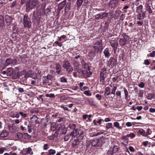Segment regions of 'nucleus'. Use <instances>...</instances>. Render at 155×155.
I'll use <instances>...</instances> for the list:
<instances>
[{
	"label": "nucleus",
	"instance_id": "5701e85b",
	"mask_svg": "<svg viewBox=\"0 0 155 155\" xmlns=\"http://www.w3.org/2000/svg\"><path fill=\"white\" fill-rule=\"evenodd\" d=\"M13 73V70L12 68H8L6 74L7 76H11Z\"/></svg>",
	"mask_w": 155,
	"mask_h": 155
},
{
	"label": "nucleus",
	"instance_id": "a19ab883",
	"mask_svg": "<svg viewBox=\"0 0 155 155\" xmlns=\"http://www.w3.org/2000/svg\"><path fill=\"white\" fill-rule=\"evenodd\" d=\"M27 127L28 129V132L29 133H31L32 130V126L30 124H28Z\"/></svg>",
	"mask_w": 155,
	"mask_h": 155
},
{
	"label": "nucleus",
	"instance_id": "5fc2aeb1",
	"mask_svg": "<svg viewBox=\"0 0 155 155\" xmlns=\"http://www.w3.org/2000/svg\"><path fill=\"white\" fill-rule=\"evenodd\" d=\"M70 136H71L70 135V134L69 135H66L64 138V140L65 141H68L70 138Z\"/></svg>",
	"mask_w": 155,
	"mask_h": 155
},
{
	"label": "nucleus",
	"instance_id": "bf43d9fd",
	"mask_svg": "<svg viewBox=\"0 0 155 155\" xmlns=\"http://www.w3.org/2000/svg\"><path fill=\"white\" fill-rule=\"evenodd\" d=\"M128 149L131 152H134L135 151V149L131 146H129Z\"/></svg>",
	"mask_w": 155,
	"mask_h": 155
},
{
	"label": "nucleus",
	"instance_id": "9b49d317",
	"mask_svg": "<svg viewBox=\"0 0 155 155\" xmlns=\"http://www.w3.org/2000/svg\"><path fill=\"white\" fill-rule=\"evenodd\" d=\"M118 4V0H110L109 3V6L111 8L114 7Z\"/></svg>",
	"mask_w": 155,
	"mask_h": 155
},
{
	"label": "nucleus",
	"instance_id": "338daca9",
	"mask_svg": "<svg viewBox=\"0 0 155 155\" xmlns=\"http://www.w3.org/2000/svg\"><path fill=\"white\" fill-rule=\"evenodd\" d=\"M138 86L141 88H143L144 86V83L141 82L139 84Z\"/></svg>",
	"mask_w": 155,
	"mask_h": 155
},
{
	"label": "nucleus",
	"instance_id": "09e8293b",
	"mask_svg": "<svg viewBox=\"0 0 155 155\" xmlns=\"http://www.w3.org/2000/svg\"><path fill=\"white\" fill-rule=\"evenodd\" d=\"M126 137H130L131 138H134L135 137V135L134 133H131L129 134H127L126 135Z\"/></svg>",
	"mask_w": 155,
	"mask_h": 155
},
{
	"label": "nucleus",
	"instance_id": "f8f14e48",
	"mask_svg": "<svg viewBox=\"0 0 155 155\" xmlns=\"http://www.w3.org/2000/svg\"><path fill=\"white\" fill-rule=\"evenodd\" d=\"M119 150V147L116 145H114L113 150H109L107 152L108 154L111 153V155H113L114 153H117Z\"/></svg>",
	"mask_w": 155,
	"mask_h": 155
},
{
	"label": "nucleus",
	"instance_id": "a878e982",
	"mask_svg": "<svg viewBox=\"0 0 155 155\" xmlns=\"http://www.w3.org/2000/svg\"><path fill=\"white\" fill-rule=\"evenodd\" d=\"M120 88L123 89L125 96V99H127L128 98V93L127 90L126 89L125 87H123V86L120 87Z\"/></svg>",
	"mask_w": 155,
	"mask_h": 155
},
{
	"label": "nucleus",
	"instance_id": "49530a36",
	"mask_svg": "<svg viewBox=\"0 0 155 155\" xmlns=\"http://www.w3.org/2000/svg\"><path fill=\"white\" fill-rule=\"evenodd\" d=\"M84 94L88 96H90L92 95L91 94L89 90L85 91L84 92Z\"/></svg>",
	"mask_w": 155,
	"mask_h": 155
},
{
	"label": "nucleus",
	"instance_id": "bb28decb",
	"mask_svg": "<svg viewBox=\"0 0 155 155\" xmlns=\"http://www.w3.org/2000/svg\"><path fill=\"white\" fill-rule=\"evenodd\" d=\"M104 53L105 58H108L110 56V54L109 52L108 48H106L104 51Z\"/></svg>",
	"mask_w": 155,
	"mask_h": 155
},
{
	"label": "nucleus",
	"instance_id": "473e14b6",
	"mask_svg": "<svg viewBox=\"0 0 155 155\" xmlns=\"http://www.w3.org/2000/svg\"><path fill=\"white\" fill-rule=\"evenodd\" d=\"M80 142V141H79L78 139L74 140L72 143V146L73 147H75L76 146L79 145Z\"/></svg>",
	"mask_w": 155,
	"mask_h": 155
},
{
	"label": "nucleus",
	"instance_id": "f03ea898",
	"mask_svg": "<svg viewBox=\"0 0 155 155\" xmlns=\"http://www.w3.org/2000/svg\"><path fill=\"white\" fill-rule=\"evenodd\" d=\"M83 133L84 132L81 131V130L78 128H76L74 130H73L71 132L70 135L72 136V138L75 137L78 138L80 137L82 139L83 137L81 135L83 134Z\"/></svg>",
	"mask_w": 155,
	"mask_h": 155
},
{
	"label": "nucleus",
	"instance_id": "4be33fe9",
	"mask_svg": "<svg viewBox=\"0 0 155 155\" xmlns=\"http://www.w3.org/2000/svg\"><path fill=\"white\" fill-rule=\"evenodd\" d=\"M126 41L127 38H125L120 39L119 40L120 44L121 46L125 45L126 43Z\"/></svg>",
	"mask_w": 155,
	"mask_h": 155
},
{
	"label": "nucleus",
	"instance_id": "6e6552de",
	"mask_svg": "<svg viewBox=\"0 0 155 155\" xmlns=\"http://www.w3.org/2000/svg\"><path fill=\"white\" fill-rule=\"evenodd\" d=\"M57 128H58V130L61 132V134H65L66 133L67 131V129L64 126H61L60 124L58 125Z\"/></svg>",
	"mask_w": 155,
	"mask_h": 155
},
{
	"label": "nucleus",
	"instance_id": "052dcab7",
	"mask_svg": "<svg viewBox=\"0 0 155 155\" xmlns=\"http://www.w3.org/2000/svg\"><path fill=\"white\" fill-rule=\"evenodd\" d=\"M60 107L62 108L64 110H65L66 111H69V110L68 109L67 107H65L64 106V105H61Z\"/></svg>",
	"mask_w": 155,
	"mask_h": 155
},
{
	"label": "nucleus",
	"instance_id": "58836bf2",
	"mask_svg": "<svg viewBox=\"0 0 155 155\" xmlns=\"http://www.w3.org/2000/svg\"><path fill=\"white\" fill-rule=\"evenodd\" d=\"M51 12V9L49 8H47L44 11V14L46 16H47Z\"/></svg>",
	"mask_w": 155,
	"mask_h": 155
},
{
	"label": "nucleus",
	"instance_id": "13d9d810",
	"mask_svg": "<svg viewBox=\"0 0 155 155\" xmlns=\"http://www.w3.org/2000/svg\"><path fill=\"white\" fill-rule=\"evenodd\" d=\"M16 4V1H14L10 5V7L11 8H12L15 6Z\"/></svg>",
	"mask_w": 155,
	"mask_h": 155
},
{
	"label": "nucleus",
	"instance_id": "6e6d98bb",
	"mask_svg": "<svg viewBox=\"0 0 155 155\" xmlns=\"http://www.w3.org/2000/svg\"><path fill=\"white\" fill-rule=\"evenodd\" d=\"M151 132L150 131V129L148 128L147 129V131L146 132V137L148 135H150L151 134Z\"/></svg>",
	"mask_w": 155,
	"mask_h": 155
},
{
	"label": "nucleus",
	"instance_id": "4d7b16f0",
	"mask_svg": "<svg viewBox=\"0 0 155 155\" xmlns=\"http://www.w3.org/2000/svg\"><path fill=\"white\" fill-rule=\"evenodd\" d=\"M59 115V114L58 113H56L54 114H53L52 116V117L54 118H57L58 117V116Z\"/></svg>",
	"mask_w": 155,
	"mask_h": 155
},
{
	"label": "nucleus",
	"instance_id": "a18cd8bd",
	"mask_svg": "<svg viewBox=\"0 0 155 155\" xmlns=\"http://www.w3.org/2000/svg\"><path fill=\"white\" fill-rule=\"evenodd\" d=\"M45 96L47 97H49L50 98H53L55 97V96L54 94H46Z\"/></svg>",
	"mask_w": 155,
	"mask_h": 155
},
{
	"label": "nucleus",
	"instance_id": "412c9836",
	"mask_svg": "<svg viewBox=\"0 0 155 155\" xmlns=\"http://www.w3.org/2000/svg\"><path fill=\"white\" fill-rule=\"evenodd\" d=\"M66 2L65 0L62 1L58 5V9L59 10H62L65 6Z\"/></svg>",
	"mask_w": 155,
	"mask_h": 155
},
{
	"label": "nucleus",
	"instance_id": "f3484780",
	"mask_svg": "<svg viewBox=\"0 0 155 155\" xmlns=\"http://www.w3.org/2000/svg\"><path fill=\"white\" fill-rule=\"evenodd\" d=\"M61 66L58 63H57L55 64V69L56 70V72L58 74H59L61 71Z\"/></svg>",
	"mask_w": 155,
	"mask_h": 155
},
{
	"label": "nucleus",
	"instance_id": "cd10ccee",
	"mask_svg": "<svg viewBox=\"0 0 155 155\" xmlns=\"http://www.w3.org/2000/svg\"><path fill=\"white\" fill-rule=\"evenodd\" d=\"M137 133L138 134H141L144 137H146V132L143 129H141L139 130Z\"/></svg>",
	"mask_w": 155,
	"mask_h": 155
},
{
	"label": "nucleus",
	"instance_id": "c85d7f7f",
	"mask_svg": "<svg viewBox=\"0 0 155 155\" xmlns=\"http://www.w3.org/2000/svg\"><path fill=\"white\" fill-rule=\"evenodd\" d=\"M76 127V125L75 124L73 123H69L68 127L71 130H74Z\"/></svg>",
	"mask_w": 155,
	"mask_h": 155
},
{
	"label": "nucleus",
	"instance_id": "72a5a7b5",
	"mask_svg": "<svg viewBox=\"0 0 155 155\" xmlns=\"http://www.w3.org/2000/svg\"><path fill=\"white\" fill-rule=\"evenodd\" d=\"M143 8V6L140 5L137 7L136 10V12L137 13H141L142 12V9Z\"/></svg>",
	"mask_w": 155,
	"mask_h": 155
},
{
	"label": "nucleus",
	"instance_id": "f257e3e1",
	"mask_svg": "<svg viewBox=\"0 0 155 155\" xmlns=\"http://www.w3.org/2000/svg\"><path fill=\"white\" fill-rule=\"evenodd\" d=\"M107 70L105 68H103L101 70L100 74V81L102 84L104 85L105 83V79L107 77Z\"/></svg>",
	"mask_w": 155,
	"mask_h": 155
},
{
	"label": "nucleus",
	"instance_id": "4c0bfd02",
	"mask_svg": "<svg viewBox=\"0 0 155 155\" xmlns=\"http://www.w3.org/2000/svg\"><path fill=\"white\" fill-rule=\"evenodd\" d=\"M30 112L31 114H34L35 115V114L38 113L39 111L36 108H34L30 110Z\"/></svg>",
	"mask_w": 155,
	"mask_h": 155
},
{
	"label": "nucleus",
	"instance_id": "e433bc0d",
	"mask_svg": "<svg viewBox=\"0 0 155 155\" xmlns=\"http://www.w3.org/2000/svg\"><path fill=\"white\" fill-rule=\"evenodd\" d=\"M90 105L91 106H94L95 105L94 101L91 98H89L87 100Z\"/></svg>",
	"mask_w": 155,
	"mask_h": 155
},
{
	"label": "nucleus",
	"instance_id": "aec40b11",
	"mask_svg": "<svg viewBox=\"0 0 155 155\" xmlns=\"http://www.w3.org/2000/svg\"><path fill=\"white\" fill-rule=\"evenodd\" d=\"M81 72L84 78H86L89 77L88 75V71L86 70H81Z\"/></svg>",
	"mask_w": 155,
	"mask_h": 155
},
{
	"label": "nucleus",
	"instance_id": "7ed1b4c3",
	"mask_svg": "<svg viewBox=\"0 0 155 155\" xmlns=\"http://www.w3.org/2000/svg\"><path fill=\"white\" fill-rule=\"evenodd\" d=\"M23 25L25 28H30L31 25V23L30 19L28 17L27 15L25 14L24 16Z\"/></svg>",
	"mask_w": 155,
	"mask_h": 155
},
{
	"label": "nucleus",
	"instance_id": "e2e57ef3",
	"mask_svg": "<svg viewBox=\"0 0 155 155\" xmlns=\"http://www.w3.org/2000/svg\"><path fill=\"white\" fill-rule=\"evenodd\" d=\"M48 144L46 143L43 146V149L44 150H47L48 148Z\"/></svg>",
	"mask_w": 155,
	"mask_h": 155
},
{
	"label": "nucleus",
	"instance_id": "c03bdc74",
	"mask_svg": "<svg viewBox=\"0 0 155 155\" xmlns=\"http://www.w3.org/2000/svg\"><path fill=\"white\" fill-rule=\"evenodd\" d=\"M117 89V87L116 86H114L112 88L111 93L110 94H115V91H116Z\"/></svg>",
	"mask_w": 155,
	"mask_h": 155
},
{
	"label": "nucleus",
	"instance_id": "c9c22d12",
	"mask_svg": "<svg viewBox=\"0 0 155 155\" xmlns=\"http://www.w3.org/2000/svg\"><path fill=\"white\" fill-rule=\"evenodd\" d=\"M33 118H34L35 119V124H38L39 123V121L38 120L39 118L35 115H34L33 117H31L30 119L31 120Z\"/></svg>",
	"mask_w": 155,
	"mask_h": 155
},
{
	"label": "nucleus",
	"instance_id": "1a4fd4ad",
	"mask_svg": "<svg viewBox=\"0 0 155 155\" xmlns=\"http://www.w3.org/2000/svg\"><path fill=\"white\" fill-rule=\"evenodd\" d=\"M108 15V13L107 12H101L97 14L95 16L96 19H102L104 18L107 17Z\"/></svg>",
	"mask_w": 155,
	"mask_h": 155
},
{
	"label": "nucleus",
	"instance_id": "3c124183",
	"mask_svg": "<svg viewBox=\"0 0 155 155\" xmlns=\"http://www.w3.org/2000/svg\"><path fill=\"white\" fill-rule=\"evenodd\" d=\"M19 114H20L23 117H25L27 116L26 114H24L21 111L19 112Z\"/></svg>",
	"mask_w": 155,
	"mask_h": 155
},
{
	"label": "nucleus",
	"instance_id": "0eeeda50",
	"mask_svg": "<svg viewBox=\"0 0 155 155\" xmlns=\"http://www.w3.org/2000/svg\"><path fill=\"white\" fill-rule=\"evenodd\" d=\"M94 48L95 49V51L97 52L101 51L103 49L102 44L101 42L98 41L95 43L94 46Z\"/></svg>",
	"mask_w": 155,
	"mask_h": 155
},
{
	"label": "nucleus",
	"instance_id": "6ab92c4d",
	"mask_svg": "<svg viewBox=\"0 0 155 155\" xmlns=\"http://www.w3.org/2000/svg\"><path fill=\"white\" fill-rule=\"evenodd\" d=\"M155 94L153 93H149L147 95V98L148 100H151L155 98Z\"/></svg>",
	"mask_w": 155,
	"mask_h": 155
},
{
	"label": "nucleus",
	"instance_id": "39448f33",
	"mask_svg": "<svg viewBox=\"0 0 155 155\" xmlns=\"http://www.w3.org/2000/svg\"><path fill=\"white\" fill-rule=\"evenodd\" d=\"M73 64L74 66V71L79 74H81V70L82 69L81 65L79 64L78 62L75 60L73 61Z\"/></svg>",
	"mask_w": 155,
	"mask_h": 155
},
{
	"label": "nucleus",
	"instance_id": "2f4dec72",
	"mask_svg": "<svg viewBox=\"0 0 155 155\" xmlns=\"http://www.w3.org/2000/svg\"><path fill=\"white\" fill-rule=\"evenodd\" d=\"M104 95L106 96L109 95L110 94V88L109 87H107L105 89Z\"/></svg>",
	"mask_w": 155,
	"mask_h": 155
},
{
	"label": "nucleus",
	"instance_id": "864d4df0",
	"mask_svg": "<svg viewBox=\"0 0 155 155\" xmlns=\"http://www.w3.org/2000/svg\"><path fill=\"white\" fill-rule=\"evenodd\" d=\"M51 126L53 128V130H54L58 128L57 127V128H56V124L54 123L51 124Z\"/></svg>",
	"mask_w": 155,
	"mask_h": 155
},
{
	"label": "nucleus",
	"instance_id": "8fccbe9b",
	"mask_svg": "<svg viewBox=\"0 0 155 155\" xmlns=\"http://www.w3.org/2000/svg\"><path fill=\"white\" fill-rule=\"evenodd\" d=\"M96 97L97 98V99L99 101L101 100L102 99V96L101 95L97 94L95 95Z\"/></svg>",
	"mask_w": 155,
	"mask_h": 155
},
{
	"label": "nucleus",
	"instance_id": "680f3d73",
	"mask_svg": "<svg viewBox=\"0 0 155 155\" xmlns=\"http://www.w3.org/2000/svg\"><path fill=\"white\" fill-rule=\"evenodd\" d=\"M19 117V113L18 114L17 112L15 114H13V117H16L17 118H18Z\"/></svg>",
	"mask_w": 155,
	"mask_h": 155
},
{
	"label": "nucleus",
	"instance_id": "4468645a",
	"mask_svg": "<svg viewBox=\"0 0 155 155\" xmlns=\"http://www.w3.org/2000/svg\"><path fill=\"white\" fill-rule=\"evenodd\" d=\"M33 7L31 6L30 3V1H27L26 4V9L27 12H29L30 10H32Z\"/></svg>",
	"mask_w": 155,
	"mask_h": 155
},
{
	"label": "nucleus",
	"instance_id": "de8ad7c7",
	"mask_svg": "<svg viewBox=\"0 0 155 155\" xmlns=\"http://www.w3.org/2000/svg\"><path fill=\"white\" fill-rule=\"evenodd\" d=\"M116 95L117 96H118L119 98H121V92L120 91L117 90L116 93Z\"/></svg>",
	"mask_w": 155,
	"mask_h": 155
},
{
	"label": "nucleus",
	"instance_id": "ddd939ff",
	"mask_svg": "<svg viewBox=\"0 0 155 155\" xmlns=\"http://www.w3.org/2000/svg\"><path fill=\"white\" fill-rule=\"evenodd\" d=\"M5 63L7 65L10 64L14 65L16 64V59H6Z\"/></svg>",
	"mask_w": 155,
	"mask_h": 155
},
{
	"label": "nucleus",
	"instance_id": "393cba45",
	"mask_svg": "<svg viewBox=\"0 0 155 155\" xmlns=\"http://www.w3.org/2000/svg\"><path fill=\"white\" fill-rule=\"evenodd\" d=\"M5 20L6 23H11L12 20V18L11 16L6 15L5 16Z\"/></svg>",
	"mask_w": 155,
	"mask_h": 155
},
{
	"label": "nucleus",
	"instance_id": "37998d69",
	"mask_svg": "<svg viewBox=\"0 0 155 155\" xmlns=\"http://www.w3.org/2000/svg\"><path fill=\"white\" fill-rule=\"evenodd\" d=\"M138 13V14L137 15V19L139 20H141L143 19L141 13Z\"/></svg>",
	"mask_w": 155,
	"mask_h": 155
},
{
	"label": "nucleus",
	"instance_id": "9d476101",
	"mask_svg": "<svg viewBox=\"0 0 155 155\" xmlns=\"http://www.w3.org/2000/svg\"><path fill=\"white\" fill-rule=\"evenodd\" d=\"M110 43L111 46L114 48V52H116L118 45L117 41L115 40H111Z\"/></svg>",
	"mask_w": 155,
	"mask_h": 155
},
{
	"label": "nucleus",
	"instance_id": "c756f323",
	"mask_svg": "<svg viewBox=\"0 0 155 155\" xmlns=\"http://www.w3.org/2000/svg\"><path fill=\"white\" fill-rule=\"evenodd\" d=\"M29 1H30V3L34 8L38 4L37 0H30Z\"/></svg>",
	"mask_w": 155,
	"mask_h": 155
},
{
	"label": "nucleus",
	"instance_id": "f704fd0d",
	"mask_svg": "<svg viewBox=\"0 0 155 155\" xmlns=\"http://www.w3.org/2000/svg\"><path fill=\"white\" fill-rule=\"evenodd\" d=\"M113 125L111 123H108L106 124L105 129L107 130L108 129L110 128H113Z\"/></svg>",
	"mask_w": 155,
	"mask_h": 155
},
{
	"label": "nucleus",
	"instance_id": "423d86ee",
	"mask_svg": "<svg viewBox=\"0 0 155 155\" xmlns=\"http://www.w3.org/2000/svg\"><path fill=\"white\" fill-rule=\"evenodd\" d=\"M102 142L101 140L94 138L91 142V145L94 147H101L102 146Z\"/></svg>",
	"mask_w": 155,
	"mask_h": 155
},
{
	"label": "nucleus",
	"instance_id": "a211bd4d",
	"mask_svg": "<svg viewBox=\"0 0 155 155\" xmlns=\"http://www.w3.org/2000/svg\"><path fill=\"white\" fill-rule=\"evenodd\" d=\"M8 134V132L5 130H3L0 135V137L2 138H5L7 137Z\"/></svg>",
	"mask_w": 155,
	"mask_h": 155
},
{
	"label": "nucleus",
	"instance_id": "dca6fc26",
	"mask_svg": "<svg viewBox=\"0 0 155 155\" xmlns=\"http://www.w3.org/2000/svg\"><path fill=\"white\" fill-rule=\"evenodd\" d=\"M56 153V151L54 150H53V149H51L49 150H48V152H42L41 153V155H43L44 154L46 153H48L49 155H54Z\"/></svg>",
	"mask_w": 155,
	"mask_h": 155
},
{
	"label": "nucleus",
	"instance_id": "7c9ffc66",
	"mask_svg": "<svg viewBox=\"0 0 155 155\" xmlns=\"http://www.w3.org/2000/svg\"><path fill=\"white\" fill-rule=\"evenodd\" d=\"M81 64L83 66H84V68L85 69L87 68V70H89V68L88 64L87 63H86L83 60L81 61Z\"/></svg>",
	"mask_w": 155,
	"mask_h": 155
},
{
	"label": "nucleus",
	"instance_id": "0e129e2a",
	"mask_svg": "<svg viewBox=\"0 0 155 155\" xmlns=\"http://www.w3.org/2000/svg\"><path fill=\"white\" fill-rule=\"evenodd\" d=\"M144 64L146 65H148L150 64V61L148 59L145 60H144Z\"/></svg>",
	"mask_w": 155,
	"mask_h": 155
},
{
	"label": "nucleus",
	"instance_id": "79ce46f5",
	"mask_svg": "<svg viewBox=\"0 0 155 155\" xmlns=\"http://www.w3.org/2000/svg\"><path fill=\"white\" fill-rule=\"evenodd\" d=\"M60 81L62 83H67V79L64 77L63 76L60 78Z\"/></svg>",
	"mask_w": 155,
	"mask_h": 155
},
{
	"label": "nucleus",
	"instance_id": "69168bd1",
	"mask_svg": "<svg viewBox=\"0 0 155 155\" xmlns=\"http://www.w3.org/2000/svg\"><path fill=\"white\" fill-rule=\"evenodd\" d=\"M103 121L104 122V120L102 119H98V121H97V124H102V121Z\"/></svg>",
	"mask_w": 155,
	"mask_h": 155
},
{
	"label": "nucleus",
	"instance_id": "b1692460",
	"mask_svg": "<svg viewBox=\"0 0 155 155\" xmlns=\"http://www.w3.org/2000/svg\"><path fill=\"white\" fill-rule=\"evenodd\" d=\"M84 2H87V0H84ZM83 0H77L76 4H77V7L78 8H79L81 6L83 2Z\"/></svg>",
	"mask_w": 155,
	"mask_h": 155
},
{
	"label": "nucleus",
	"instance_id": "774afa93",
	"mask_svg": "<svg viewBox=\"0 0 155 155\" xmlns=\"http://www.w3.org/2000/svg\"><path fill=\"white\" fill-rule=\"evenodd\" d=\"M155 55V51H153L152 53L150 54V57H154Z\"/></svg>",
	"mask_w": 155,
	"mask_h": 155
},
{
	"label": "nucleus",
	"instance_id": "603ef678",
	"mask_svg": "<svg viewBox=\"0 0 155 155\" xmlns=\"http://www.w3.org/2000/svg\"><path fill=\"white\" fill-rule=\"evenodd\" d=\"M143 94V91L142 90H139V97H142Z\"/></svg>",
	"mask_w": 155,
	"mask_h": 155
},
{
	"label": "nucleus",
	"instance_id": "20e7f679",
	"mask_svg": "<svg viewBox=\"0 0 155 155\" xmlns=\"http://www.w3.org/2000/svg\"><path fill=\"white\" fill-rule=\"evenodd\" d=\"M64 68L66 69V71L68 73H71L73 71V68L70 63L68 61L65 62L63 65Z\"/></svg>",
	"mask_w": 155,
	"mask_h": 155
},
{
	"label": "nucleus",
	"instance_id": "2eb2a0df",
	"mask_svg": "<svg viewBox=\"0 0 155 155\" xmlns=\"http://www.w3.org/2000/svg\"><path fill=\"white\" fill-rule=\"evenodd\" d=\"M19 134L20 135L21 137L22 136V137L25 139L29 140L30 139L31 137V136L30 135L26 133H25L23 134L22 133H19Z\"/></svg>",
	"mask_w": 155,
	"mask_h": 155
},
{
	"label": "nucleus",
	"instance_id": "ea45409f",
	"mask_svg": "<svg viewBox=\"0 0 155 155\" xmlns=\"http://www.w3.org/2000/svg\"><path fill=\"white\" fill-rule=\"evenodd\" d=\"M116 59H110V60L108 62V65H110L112 63L113 64H114V61H115Z\"/></svg>",
	"mask_w": 155,
	"mask_h": 155
}]
</instances>
